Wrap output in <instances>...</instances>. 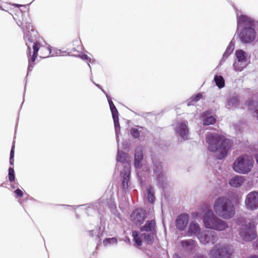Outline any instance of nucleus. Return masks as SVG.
<instances>
[{
    "label": "nucleus",
    "instance_id": "f257e3e1",
    "mask_svg": "<svg viewBox=\"0 0 258 258\" xmlns=\"http://www.w3.org/2000/svg\"><path fill=\"white\" fill-rule=\"evenodd\" d=\"M231 146L229 140L216 133H211V152L214 153L218 159L224 158Z\"/></svg>",
    "mask_w": 258,
    "mask_h": 258
},
{
    "label": "nucleus",
    "instance_id": "f03ea898",
    "mask_svg": "<svg viewBox=\"0 0 258 258\" xmlns=\"http://www.w3.org/2000/svg\"><path fill=\"white\" fill-rule=\"evenodd\" d=\"M213 208L217 215L224 219H230L235 215V209L232 203L224 197L218 198L215 202Z\"/></svg>",
    "mask_w": 258,
    "mask_h": 258
},
{
    "label": "nucleus",
    "instance_id": "7ed1b4c3",
    "mask_svg": "<svg viewBox=\"0 0 258 258\" xmlns=\"http://www.w3.org/2000/svg\"><path fill=\"white\" fill-rule=\"evenodd\" d=\"M32 49V54H31V48L30 46H28L27 55L29 59V67H33L34 62L38 55V52L39 50L40 51V57L42 58L48 57L50 53V50L48 47L41 45L40 43L37 41L34 42Z\"/></svg>",
    "mask_w": 258,
    "mask_h": 258
},
{
    "label": "nucleus",
    "instance_id": "20e7f679",
    "mask_svg": "<svg viewBox=\"0 0 258 258\" xmlns=\"http://www.w3.org/2000/svg\"><path fill=\"white\" fill-rule=\"evenodd\" d=\"M254 161L246 155L240 156L233 164V170L239 173L246 174L249 172L253 166Z\"/></svg>",
    "mask_w": 258,
    "mask_h": 258
},
{
    "label": "nucleus",
    "instance_id": "39448f33",
    "mask_svg": "<svg viewBox=\"0 0 258 258\" xmlns=\"http://www.w3.org/2000/svg\"><path fill=\"white\" fill-rule=\"evenodd\" d=\"M255 220H251L247 224L242 225L239 233L241 238L245 241H251L256 237Z\"/></svg>",
    "mask_w": 258,
    "mask_h": 258
},
{
    "label": "nucleus",
    "instance_id": "423d86ee",
    "mask_svg": "<svg viewBox=\"0 0 258 258\" xmlns=\"http://www.w3.org/2000/svg\"><path fill=\"white\" fill-rule=\"evenodd\" d=\"M232 252L225 245L218 244L211 250V258H231Z\"/></svg>",
    "mask_w": 258,
    "mask_h": 258
},
{
    "label": "nucleus",
    "instance_id": "0eeeda50",
    "mask_svg": "<svg viewBox=\"0 0 258 258\" xmlns=\"http://www.w3.org/2000/svg\"><path fill=\"white\" fill-rule=\"evenodd\" d=\"M239 37L242 43H250L255 39L256 32L253 28L244 27L240 31Z\"/></svg>",
    "mask_w": 258,
    "mask_h": 258
},
{
    "label": "nucleus",
    "instance_id": "6e6552de",
    "mask_svg": "<svg viewBox=\"0 0 258 258\" xmlns=\"http://www.w3.org/2000/svg\"><path fill=\"white\" fill-rule=\"evenodd\" d=\"M245 205L247 209L251 211L258 209V192H249L246 197Z\"/></svg>",
    "mask_w": 258,
    "mask_h": 258
},
{
    "label": "nucleus",
    "instance_id": "1a4fd4ad",
    "mask_svg": "<svg viewBox=\"0 0 258 258\" xmlns=\"http://www.w3.org/2000/svg\"><path fill=\"white\" fill-rule=\"evenodd\" d=\"M145 211L142 209H136L132 213L131 219L133 222L138 225H140L145 221L146 216Z\"/></svg>",
    "mask_w": 258,
    "mask_h": 258
},
{
    "label": "nucleus",
    "instance_id": "9d476101",
    "mask_svg": "<svg viewBox=\"0 0 258 258\" xmlns=\"http://www.w3.org/2000/svg\"><path fill=\"white\" fill-rule=\"evenodd\" d=\"M189 215L186 213H182L178 215L176 219L175 225L176 228L180 230H184L188 223Z\"/></svg>",
    "mask_w": 258,
    "mask_h": 258
},
{
    "label": "nucleus",
    "instance_id": "9b49d317",
    "mask_svg": "<svg viewBox=\"0 0 258 258\" xmlns=\"http://www.w3.org/2000/svg\"><path fill=\"white\" fill-rule=\"evenodd\" d=\"M227 227V224L224 221L216 216L211 217V229L222 231L225 230Z\"/></svg>",
    "mask_w": 258,
    "mask_h": 258
},
{
    "label": "nucleus",
    "instance_id": "f8f14e48",
    "mask_svg": "<svg viewBox=\"0 0 258 258\" xmlns=\"http://www.w3.org/2000/svg\"><path fill=\"white\" fill-rule=\"evenodd\" d=\"M237 21L238 28L240 26L253 28L255 26L254 21L246 15L237 16Z\"/></svg>",
    "mask_w": 258,
    "mask_h": 258
},
{
    "label": "nucleus",
    "instance_id": "ddd939ff",
    "mask_svg": "<svg viewBox=\"0 0 258 258\" xmlns=\"http://www.w3.org/2000/svg\"><path fill=\"white\" fill-rule=\"evenodd\" d=\"M176 132L184 140H186L187 136L188 134V129L187 127V122L186 121H182L177 126Z\"/></svg>",
    "mask_w": 258,
    "mask_h": 258
},
{
    "label": "nucleus",
    "instance_id": "4468645a",
    "mask_svg": "<svg viewBox=\"0 0 258 258\" xmlns=\"http://www.w3.org/2000/svg\"><path fill=\"white\" fill-rule=\"evenodd\" d=\"M156 225V222L154 220L147 221L144 226L140 227V231L146 232H157Z\"/></svg>",
    "mask_w": 258,
    "mask_h": 258
},
{
    "label": "nucleus",
    "instance_id": "2eb2a0df",
    "mask_svg": "<svg viewBox=\"0 0 258 258\" xmlns=\"http://www.w3.org/2000/svg\"><path fill=\"white\" fill-rule=\"evenodd\" d=\"M143 159V151L141 149L136 150L134 156V165L136 168H140L142 166V161Z\"/></svg>",
    "mask_w": 258,
    "mask_h": 258
},
{
    "label": "nucleus",
    "instance_id": "dca6fc26",
    "mask_svg": "<svg viewBox=\"0 0 258 258\" xmlns=\"http://www.w3.org/2000/svg\"><path fill=\"white\" fill-rule=\"evenodd\" d=\"M244 181L245 179L243 176L236 175L230 180L229 184L233 187H238L243 184Z\"/></svg>",
    "mask_w": 258,
    "mask_h": 258
},
{
    "label": "nucleus",
    "instance_id": "f3484780",
    "mask_svg": "<svg viewBox=\"0 0 258 258\" xmlns=\"http://www.w3.org/2000/svg\"><path fill=\"white\" fill-rule=\"evenodd\" d=\"M157 232H146L142 234L144 241L148 244H152L154 240L155 236L156 235Z\"/></svg>",
    "mask_w": 258,
    "mask_h": 258
},
{
    "label": "nucleus",
    "instance_id": "a211bd4d",
    "mask_svg": "<svg viewBox=\"0 0 258 258\" xmlns=\"http://www.w3.org/2000/svg\"><path fill=\"white\" fill-rule=\"evenodd\" d=\"M181 245L184 248L192 250L196 247V241L191 239L182 240L181 241Z\"/></svg>",
    "mask_w": 258,
    "mask_h": 258
},
{
    "label": "nucleus",
    "instance_id": "6ab92c4d",
    "mask_svg": "<svg viewBox=\"0 0 258 258\" xmlns=\"http://www.w3.org/2000/svg\"><path fill=\"white\" fill-rule=\"evenodd\" d=\"M200 230V227L199 225L194 222L190 223L187 231V235L191 236L193 234H195L198 233Z\"/></svg>",
    "mask_w": 258,
    "mask_h": 258
},
{
    "label": "nucleus",
    "instance_id": "aec40b11",
    "mask_svg": "<svg viewBox=\"0 0 258 258\" xmlns=\"http://www.w3.org/2000/svg\"><path fill=\"white\" fill-rule=\"evenodd\" d=\"M248 62L236 60L233 63V67L236 71L241 72L245 68L248 64Z\"/></svg>",
    "mask_w": 258,
    "mask_h": 258
},
{
    "label": "nucleus",
    "instance_id": "412c9836",
    "mask_svg": "<svg viewBox=\"0 0 258 258\" xmlns=\"http://www.w3.org/2000/svg\"><path fill=\"white\" fill-rule=\"evenodd\" d=\"M239 104V99L238 97H234L230 98L226 105L228 109L236 108Z\"/></svg>",
    "mask_w": 258,
    "mask_h": 258
},
{
    "label": "nucleus",
    "instance_id": "4be33fe9",
    "mask_svg": "<svg viewBox=\"0 0 258 258\" xmlns=\"http://www.w3.org/2000/svg\"><path fill=\"white\" fill-rule=\"evenodd\" d=\"M203 98L202 93H198L191 96L189 99L187 100V105H192L197 103L199 100Z\"/></svg>",
    "mask_w": 258,
    "mask_h": 258
},
{
    "label": "nucleus",
    "instance_id": "5701e85b",
    "mask_svg": "<svg viewBox=\"0 0 258 258\" xmlns=\"http://www.w3.org/2000/svg\"><path fill=\"white\" fill-rule=\"evenodd\" d=\"M236 59L239 61L248 62L246 53L241 49L236 50L235 52Z\"/></svg>",
    "mask_w": 258,
    "mask_h": 258
},
{
    "label": "nucleus",
    "instance_id": "b1692460",
    "mask_svg": "<svg viewBox=\"0 0 258 258\" xmlns=\"http://www.w3.org/2000/svg\"><path fill=\"white\" fill-rule=\"evenodd\" d=\"M234 49V44L232 42H230L225 52L223 54V57L221 59L222 61H224L228 56L232 52Z\"/></svg>",
    "mask_w": 258,
    "mask_h": 258
},
{
    "label": "nucleus",
    "instance_id": "393cba45",
    "mask_svg": "<svg viewBox=\"0 0 258 258\" xmlns=\"http://www.w3.org/2000/svg\"><path fill=\"white\" fill-rule=\"evenodd\" d=\"M200 119L203 122L204 125L210 124V111H207L203 113L200 116Z\"/></svg>",
    "mask_w": 258,
    "mask_h": 258
},
{
    "label": "nucleus",
    "instance_id": "a878e982",
    "mask_svg": "<svg viewBox=\"0 0 258 258\" xmlns=\"http://www.w3.org/2000/svg\"><path fill=\"white\" fill-rule=\"evenodd\" d=\"M214 81L219 89L223 88L225 86V80L221 76H215Z\"/></svg>",
    "mask_w": 258,
    "mask_h": 258
},
{
    "label": "nucleus",
    "instance_id": "bb28decb",
    "mask_svg": "<svg viewBox=\"0 0 258 258\" xmlns=\"http://www.w3.org/2000/svg\"><path fill=\"white\" fill-rule=\"evenodd\" d=\"M128 158V154L123 151H118L116 157V160L121 163H124L126 162Z\"/></svg>",
    "mask_w": 258,
    "mask_h": 258
},
{
    "label": "nucleus",
    "instance_id": "cd10ccee",
    "mask_svg": "<svg viewBox=\"0 0 258 258\" xmlns=\"http://www.w3.org/2000/svg\"><path fill=\"white\" fill-rule=\"evenodd\" d=\"M132 235L134 238V240L137 246H141L142 245V238L140 236L138 232L137 231H133L132 232Z\"/></svg>",
    "mask_w": 258,
    "mask_h": 258
},
{
    "label": "nucleus",
    "instance_id": "c85d7f7f",
    "mask_svg": "<svg viewBox=\"0 0 258 258\" xmlns=\"http://www.w3.org/2000/svg\"><path fill=\"white\" fill-rule=\"evenodd\" d=\"M210 213V209L207 208L205 213V215L203 217V221L205 227L207 228H210V216H209Z\"/></svg>",
    "mask_w": 258,
    "mask_h": 258
},
{
    "label": "nucleus",
    "instance_id": "c756f323",
    "mask_svg": "<svg viewBox=\"0 0 258 258\" xmlns=\"http://www.w3.org/2000/svg\"><path fill=\"white\" fill-rule=\"evenodd\" d=\"M199 238L200 242L204 244L208 243L210 241V236L205 233H202L200 235Z\"/></svg>",
    "mask_w": 258,
    "mask_h": 258
},
{
    "label": "nucleus",
    "instance_id": "7c9ffc66",
    "mask_svg": "<svg viewBox=\"0 0 258 258\" xmlns=\"http://www.w3.org/2000/svg\"><path fill=\"white\" fill-rule=\"evenodd\" d=\"M148 201L151 204H153L155 201L154 191L152 187H149L147 189Z\"/></svg>",
    "mask_w": 258,
    "mask_h": 258
},
{
    "label": "nucleus",
    "instance_id": "2f4dec72",
    "mask_svg": "<svg viewBox=\"0 0 258 258\" xmlns=\"http://www.w3.org/2000/svg\"><path fill=\"white\" fill-rule=\"evenodd\" d=\"M130 180V175L124 174L122 181V186L123 189H126L128 187V183Z\"/></svg>",
    "mask_w": 258,
    "mask_h": 258
},
{
    "label": "nucleus",
    "instance_id": "473e14b6",
    "mask_svg": "<svg viewBox=\"0 0 258 258\" xmlns=\"http://www.w3.org/2000/svg\"><path fill=\"white\" fill-rule=\"evenodd\" d=\"M9 180L10 182H13L15 179V171L13 167H9L8 173Z\"/></svg>",
    "mask_w": 258,
    "mask_h": 258
},
{
    "label": "nucleus",
    "instance_id": "72a5a7b5",
    "mask_svg": "<svg viewBox=\"0 0 258 258\" xmlns=\"http://www.w3.org/2000/svg\"><path fill=\"white\" fill-rule=\"evenodd\" d=\"M130 133L132 136L135 139H138L140 137V133L139 130L135 127H132L130 130Z\"/></svg>",
    "mask_w": 258,
    "mask_h": 258
},
{
    "label": "nucleus",
    "instance_id": "f704fd0d",
    "mask_svg": "<svg viewBox=\"0 0 258 258\" xmlns=\"http://www.w3.org/2000/svg\"><path fill=\"white\" fill-rule=\"evenodd\" d=\"M117 242V239L115 237L105 238L103 240V244L104 245H107L108 244L116 243Z\"/></svg>",
    "mask_w": 258,
    "mask_h": 258
},
{
    "label": "nucleus",
    "instance_id": "c9c22d12",
    "mask_svg": "<svg viewBox=\"0 0 258 258\" xmlns=\"http://www.w3.org/2000/svg\"><path fill=\"white\" fill-rule=\"evenodd\" d=\"M14 149L15 145H13L10 152V164L11 165H13L14 163Z\"/></svg>",
    "mask_w": 258,
    "mask_h": 258
},
{
    "label": "nucleus",
    "instance_id": "e433bc0d",
    "mask_svg": "<svg viewBox=\"0 0 258 258\" xmlns=\"http://www.w3.org/2000/svg\"><path fill=\"white\" fill-rule=\"evenodd\" d=\"M111 111L113 118H118V112L116 108L111 110Z\"/></svg>",
    "mask_w": 258,
    "mask_h": 258
},
{
    "label": "nucleus",
    "instance_id": "4c0bfd02",
    "mask_svg": "<svg viewBox=\"0 0 258 258\" xmlns=\"http://www.w3.org/2000/svg\"><path fill=\"white\" fill-rule=\"evenodd\" d=\"M15 194L18 197H22L23 196V192L22 190H21L19 188L17 189L15 191Z\"/></svg>",
    "mask_w": 258,
    "mask_h": 258
},
{
    "label": "nucleus",
    "instance_id": "58836bf2",
    "mask_svg": "<svg viewBox=\"0 0 258 258\" xmlns=\"http://www.w3.org/2000/svg\"><path fill=\"white\" fill-rule=\"evenodd\" d=\"M113 119L114 126L115 127L119 126V118H116H116H113Z\"/></svg>",
    "mask_w": 258,
    "mask_h": 258
},
{
    "label": "nucleus",
    "instance_id": "ea45409f",
    "mask_svg": "<svg viewBox=\"0 0 258 258\" xmlns=\"http://www.w3.org/2000/svg\"><path fill=\"white\" fill-rule=\"evenodd\" d=\"M216 121V119L215 117L211 116V124H214Z\"/></svg>",
    "mask_w": 258,
    "mask_h": 258
},
{
    "label": "nucleus",
    "instance_id": "a19ab883",
    "mask_svg": "<svg viewBox=\"0 0 258 258\" xmlns=\"http://www.w3.org/2000/svg\"><path fill=\"white\" fill-rule=\"evenodd\" d=\"M24 38L26 39V40H27L28 41L32 42L33 41V40L32 39H31L29 36L27 35H26L24 36Z\"/></svg>",
    "mask_w": 258,
    "mask_h": 258
},
{
    "label": "nucleus",
    "instance_id": "79ce46f5",
    "mask_svg": "<svg viewBox=\"0 0 258 258\" xmlns=\"http://www.w3.org/2000/svg\"><path fill=\"white\" fill-rule=\"evenodd\" d=\"M109 106H110V110L113 109L114 108H116V107L114 104H112L111 105H110Z\"/></svg>",
    "mask_w": 258,
    "mask_h": 258
},
{
    "label": "nucleus",
    "instance_id": "37998d69",
    "mask_svg": "<svg viewBox=\"0 0 258 258\" xmlns=\"http://www.w3.org/2000/svg\"><path fill=\"white\" fill-rule=\"evenodd\" d=\"M108 103H109V106L111 105L112 104H113V102L112 101V100L111 99H108Z\"/></svg>",
    "mask_w": 258,
    "mask_h": 258
},
{
    "label": "nucleus",
    "instance_id": "c03bdc74",
    "mask_svg": "<svg viewBox=\"0 0 258 258\" xmlns=\"http://www.w3.org/2000/svg\"><path fill=\"white\" fill-rule=\"evenodd\" d=\"M195 258H204L203 255H198Z\"/></svg>",
    "mask_w": 258,
    "mask_h": 258
},
{
    "label": "nucleus",
    "instance_id": "a18cd8bd",
    "mask_svg": "<svg viewBox=\"0 0 258 258\" xmlns=\"http://www.w3.org/2000/svg\"><path fill=\"white\" fill-rule=\"evenodd\" d=\"M206 141L207 143H209V142L210 141V137H207Z\"/></svg>",
    "mask_w": 258,
    "mask_h": 258
},
{
    "label": "nucleus",
    "instance_id": "49530a36",
    "mask_svg": "<svg viewBox=\"0 0 258 258\" xmlns=\"http://www.w3.org/2000/svg\"><path fill=\"white\" fill-rule=\"evenodd\" d=\"M256 161L258 164V154L255 156Z\"/></svg>",
    "mask_w": 258,
    "mask_h": 258
}]
</instances>
